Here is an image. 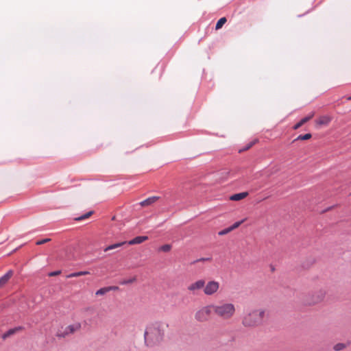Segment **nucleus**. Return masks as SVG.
Segmentation results:
<instances>
[{
    "label": "nucleus",
    "instance_id": "nucleus-1",
    "mask_svg": "<svg viewBox=\"0 0 351 351\" xmlns=\"http://www.w3.org/2000/svg\"><path fill=\"white\" fill-rule=\"evenodd\" d=\"M144 337L145 343L149 346L160 343L165 337V324L155 322L149 325L145 329Z\"/></svg>",
    "mask_w": 351,
    "mask_h": 351
},
{
    "label": "nucleus",
    "instance_id": "nucleus-2",
    "mask_svg": "<svg viewBox=\"0 0 351 351\" xmlns=\"http://www.w3.org/2000/svg\"><path fill=\"white\" fill-rule=\"evenodd\" d=\"M265 315V309L259 308L249 310L242 318V324L246 328H256L261 326Z\"/></svg>",
    "mask_w": 351,
    "mask_h": 351
},
{
    "label": "nucleus",
    "instance_id": "nucleus-3",
    "mask_svg": "<svg viewBox=\"0 0 351 351\" xmlns=\"http://www.w3.org/2000/svg\"><path fill=\"white\" fill-rule=\"evenodd\" d=\"M213 312L219 318L228 320L232 319L236 313V308L234 304L223 302L217 305H213Z\"/></svg>",
    "mask_w": 351,
    "mask_h": 351
},
{
    "label": "nucleus",
    "instance_id": "nucleus-4",
    "mask_svg": "<svg viewBox=\"0 0 351 351\" xmlns=\"http://www.w3.org/2000/svg\"><path fill=\"white\" fill-rule=\"evenodd\" d=\"M326 295V291L324 289H317L306 295L305 302L310 306L319 304L324 300Z\"/></svg>",
    "mask_w": 351,
    "mask_h": 351
},
{
    "label": "nucleus",
    "instance_id": "nucleus-5",
    "mask_svg": "<svg viewBox=\"0 0 351 351\" xmlns=\"http://www.w3.org/2000/svg\"><path fill=\"white\" fill-rule=\"evenodd\" d=\"M213 311V305H207L199 308L195 313V319L199 322L208 321Z\"/></svg>",
    "mask_w": 351,
    "mask_h": 351
},
{
    "label": "nucleus",
    "instance_id": "nucleus-6",
    "mask_svg": "<svg viewBox=\"0 0 351 351\" xmlns=\"http://www.w3.org/2000/svg\"><path fill=\"white\" fill-rule=\"evenodd\" d=\"M219 289V283L215 280H210L204 287V293L206 295H212L216 293Z\"/></svg>",
    "mask_w": 351,
    "mask_h": 351
},
{
    "label": "nucleus",
    "instance_id": "nucleus-7",
    "mask_svg": "<svg viewBox=\"0 0 351 351\" xmlns=\"http://www.w3.org/2000/svg\"><path fill=\"white\" fill-rule=\"evenodd\" d=\"M205 285V280L203 279L198 280L195 282L191 283L187 287V290L192 294H196L199 290L204 289Z\"/></svg>",
    "mask_w": 351,
    "mask_h": 351
},
{
    "label": "nucleus",
    "instance_id": "nucleus-8",
    "mask_svg": "<svg viewBox=\"0 0 351 351\" xmlns=\"http://www.w3.org/2000/svg\"><path fill=\"white\" fill-rule=\"evenodd\" d=\"M82 326L80 323H75L72 325H69L65 328L63 333H58V336L59 337H65L66 335L73 334L75 332L80 330Z\"/></svg>",
    "mask_w": 351,
    "mask_h": 351
},
{
    "label": "nucleus",
    "instance_id": "nucleus-9",
    "mask_svg": "<svg viewBox=\"0 0 351 351\" xmlns=\"http://www.w3.org/2000/svg\"><path fill=\"white\" fill-rule=\"evenodd\" d=\"M332 120V117L328 115H323L316 120V124L319 126L328 125Z\"/></svg>",
    "mask_w": 351,
    "mask_h": 351
},
{
    "label": "nucleus",
    "instance_id": "nucleus-10",
    "mask_svg": "<svg viewBox=\"0 0 351 351\" xmlns=\"http://www.w3.org/2000/svg\"><path fill=\"white\" fill-rule=\"evenodd\" d=\"M159 199H160V197H158V196L149 197L147 198L146 199L141 202L140 205L143 207L148 206L152 205L153 204L156 203Z\"/></svg>",
    "mask_w": 351,
    "mask_h": 351
},
{
    "label": "nucleus",
    "instance_id": "nucleus-11",
    "mask_svg": "<svg viewBox=\"0 0 351 351\" xmlns=\"http://www.w3.org/2000/svg\"><path fill=\"white\" fill-rule=\"evenodd\" d=\"M315 113L313 112L308 116L302 119L298 123H296L293 127V130L299 129L302 125L308 122L314 117Z\"/></svg>",
    "mask_w": 351,
    "mask_h": 351
},
{
    "label": "nucleus",
    "instance_id": "nucleus-12",
    "mask_svg": "<svg viewBox=\"0 0 351 351\" xmlns=\"http://www.w3.org/2000/svg\"><path fill=\"white\" fill-rule=\"evenodd\" d=\"M13 275V271L9 270L4 276L0 278V288L3 287L11 278Z\"/></svg>",
    "mask_w": 351,
    "mask_h": 351
},
{
    "label": "nucleus",
    "instance_id": "nucleus-13",
    "mask_svg": "<svg viewBox=\"0 0 351 351\" xmlns=\"http://www.w3.org/2000/svg\"><path fill=\"white\" fill-rule=\"evenodd\" d=\"M117 289H118V287H114V286L103 287V288H101L99 290H97L95 293V295H103L106 294L108 292H109L110 291L117 290Z\"/></svg>",
    "mask_w": 351,
    "mask_h": 351
},
{
    "label": "nucleus",
    "instance_id": "nucleus-14",
    "mask_svg": "<svg viewBox=\"0 0 351 351\" xmlns=\"http://www.w3.org/2000/svg\"><path fill=\"white\" fill-rule=\"evenodd\" d=\"M148 239L147 236H139L128 241L129 245L140 244Z\"/></svg>",
    "mask_w": 351,
    "mask_h": 351
},
{
    "label": "nucleus",
    "instance_id": "nucleus-15",
    "mask_svg": "<svg viewBox=\"0 0 351 351\" xmlns=\"http://www.w3.org/2000/svg\"><path fill=\"white\" fill-rule=\"evenodd\" d=\"M248 195L247 192H242L239 193H236L230 197V199L232 201H240L244 198H245Z\"/></svg>",
    "mask_w": 351,
    "mask_h": 351
},
{
    "label": "nucleus",
    "instance_id": "nucleus-16",
    "mask_svg": "<svg viewBox=\"0 0 351 351\" xmlns=\"http://www.w3.org/2000/svg\"><path fill=\"white\" fill-rule=\"evenodd\" d=\"M88 274H90V272L88 271H78V272L71 273V274H69L66 276V278H74V277L86 276V275H88Z\"/></svg>",
    "mask_w": 351,
    "mask_h": 351
},
{
    "label": "nucleus",
    "instance_id": "nucleus-17",
    "mask_svg": "<svg viewBox=\"0 0 351 351\" xmlns=\"http://www.w3.org/2000/svg\"><path fill=\"white\" fill-rule=\"evenodd\" d=\"M311 137H312V135L310 133H307L305 134H301V135H299L296 138H295L293 142L294 143L297 141L309 140L310 138H311Z\"/></svg>",
    "mask_w": 351,
    "mask_h": 351
},
{
    "label": "nucleus",
    "instance_id": "nucleus-18",
    "mask_svg": "<svg viewBox=\"0 0 351 351\" xmlns=\"http://www.w3.org/2000/svg\"><path fill=\"white\" fill-rule=\"evenodd\" d=\"M125 243H126V242H121V243H115L113 245H110L106 247L104 250V252H108L109 250L119 247L122 246L123 245H124Z\"/></svg>",
    "mask_w": 351,
    "mask_h": 351
},
{
    "label": "nucleus",
    "instance_id": "nucleus-19",
    "mask_svg": "<svg viewBox=\"0 0 351 351\" xmlns=\"http://www.w3.org/2000/svg\"><path fill=\"white\" fill-rule=\"evenodd\" d=\"M20 330H21V327L10 329L8 332H6L5 333H4L3 335V338L5 339V338L10 337V335L14 334L15 332H16L17 331H19Z\"/></svg>",
    "mask_w": 351,
    "mask_h": 351
},
{
    "label": "nucleus",
    "instance_id": "nucleus-20",
    "mask_svg": "<svg viewBox=\"0 0 351 351\" xmlns=\"http://www.w3.org/2000/svg\"><path fill=\"white\" fill-rule=\"evenodd\" d=\"M227 20L226 17L221 18L217 23L215 29L218 30L222 27V26L226 23Z\"/></svg>",
    "mask_w": 351,
    "mask_h": 351
},
{
    "label": "nucleus",
    "instance_id": "nucleus-21",
    "mask_svg": "<svg viewBox=\"0 0 351 351\" xmlns=\"http://www.w3.org/2000/svg\"><path fill=\"white\" fill-rule=\"evenodd\" d=\"M346 347H347V345L346 343H338L334 346L333 349L335 351H340V350L345 349Z\"/></svg>",
    "mask_w": 351,
    "mask_h": 351
},
{
    "label": "nucleus",
    "instance_id": "nucleus-22",
    "mask_svg": "<svg viewBox=\"0 0 351 351\" xmlns=\"http://www.w3.org/2000/svg\"><path fill=\"white\" fill-rule=\"evenodd\" d=\"M93 213V211H89L87 213L79 217H77L75 218V220L77 221H82V220H84V219H88V217H90Z\"/></svg>",
    "mask_w": 351,
    "mask_h": 351
},
{
    "label": "nucleus",
    "instance_id": "nucleus-23",
    "mask_svg": "<svg viewBox=\"0 0 351 351\" xmlns=\"http://www.w3.org/2000/svg\"><path fill=\"white\" fill-rule=\"evenodd\" d=\"M245 221V219L241 220V221H237V222H235L234 224H232L231 226H230V229L231 230V231L234 230V229L237 228L239 227V226L241 224H242L244 221Z\"/></svg>",
    "mask_w": 351,
    "mask_h": 351
},
{
    "label": "nucleus",
    "instance_id": "nucleus-24",
    "mask_svg": "<svg viewBox=\"0 0 351 351\" xmlns=\"http://www.w3.org/2000/svg\"><path fill=\"white\" fill-rule=\"evenodd\" d=\"M171 249V246L169 244L163 245L160 247V250L167 252H169Z\"/></svg>",
    "mask_w": 351,
    "mask_h": 351
},
{
    "label": "nucleus",
    "instance_id": "nucleus-25",
    "mask_svg": "<svg viewBox=\"0 0 351 351\" xmlns=\"http://www.w3.org/2000/svg\"><path fill=\"white\" fill-rule=\"evenodd\" d=\"M136 280V277H133L130 279H128L127 280H124L121 282L122 285H126V284H131L134 282Z\"/></svg>",
    "mask_w": 351,
    "mask_h": 351
},
{
    "label": "nucleus",
    "instance_id": "nucleus-26",
    "mask_svg": "<svg viewBox=\"0 0 351 351\" xmlns=\"http://www.w3.org/2000/svg\"><path fill=\"white\" fill-rule=\"evenodd\" d=\"M230 232H231V230L230 229V228H227L223 229L221 231L219 232L218 234L220 236H222V235L229 233Z\"/></svg>",
    "mask_w": 351,
    "mask_h": 351
},
{
    "label": "nucleus",
    "instance_id": "nucleus-27",
    "mask_svg": "<svg viewBox=\"0 0 351 351\" xmlns=\"http://www.w3.org/2000/svg\"><path fill=\"white\" fill-rule=\"evenodd\" d=\"M258 142L257 139H255L254 141L250 142L245 148L243 149V150H247L250 148H251L254 145H255Z\"/></svg>",
    "mask_w": 351,
    "mask_h": 351
},
{
    "label": "nucleus",
    "instance_id": "nucleus-28",
    "mask_svg": "<svg viewBox=\"0 0 351 351\" xmlns=\"http://www.w3.org/2000/svg\"><path fill=\"white\" fill-rule=\"evenodd\" d=\"M51 239H43V240H40V241H38L36 244L39 245H43L44 243H46L49 241H50Z\"/></svg>",
    "mask_w": 351,
    "mask_h": 351
},
{
    "label": "nucleus",
    "instance_id": "nucleus-29",
    "mask_svg": "<svg viewBox=\"0 0 351 351\" xmlns=\"http://www.w3.org/2000/svg\"><path fill=\"white\" fill-rule=\"evenodd\" d=\"M60 273H61L60 271H52V272L49 273V276H56L59 275Z\"/></svg>",
    "mask_w": 351,
    "mask_h": 351
},
{
    "label": "nucleus",
    "instance_id": "nucleus-30",
    "mask_svg": "<svg viewBox=\"0 0 351 351\" xmlns=\"http://www.w3.org/2000/svg\"><path fill=\"white\" fill-rule=\"evenodd\" d=\"M347 99H348V100H351V96H350V97H347Z\"/></svg>",
    "mask_w": 351,
    "mask_h": 351
}]
</instances>
